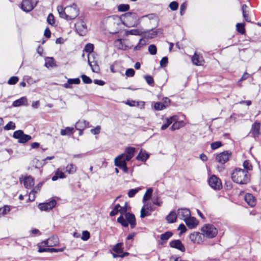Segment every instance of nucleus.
<instances>
[{
  "mask_svg": "<svg viewBox=\"0 0 261 261\" xmlns=\"http://www.w3.org/2000/svg\"><path fill=\"white\" fill-rule=\"evenodd\" d=\"M123 243H119L116 244L113 248V251L118 254H120L123 251Z\"/></svg>",
  "mask_w": 261,
  "mask_h": 261,
  "instance_id": "473e14b6",
  "label": "nucleus"
},
{
  "mask_svg": "<svg viewBox=\"0 0 261 261\" xmlns=\"http://www.w3.org/2000/svg\"><path fill=\"white\" fill-rule=\"evenodd\" d=\"M177 215L180 219L184 220L185 221L186 219L191 216V212L187 208H179L177 211Z\"/></svg>",
  "mask_w": 261,
  "mask_h": 261,
  "instance_id": "4468645a",
  "label": "nucleus"
},
{
  "mask_svg": "<svg viewBox=\"0 0 261 261\" xmlns=\"http://www.w3.org/2000/svg\"><path fill=\"white\" fill-rule=\"evenodd\" d=\"M68 83L71 85L72 84H79L80 83V80L79 78L75 79H69L68 80Z\"/></svg>",
  "mask_w": 261,
  "mask_h": 261,
  "instance_id": "0e129e2a",
  "label": "nucleus"
},
{
  "mask_svg": "<svg viewBox=\"0 0 261 261\" xmlns=\"http://www.w3.org/2000/svg\"><path fill=\"white\" fill-rule=\"evenodd\" d=\"M23 183L25 188L30 189L34 185V179L31 176H28L24 178Z\"/></svg>",
  "mask_w": 261,
  "mask_h": 261,
  "instance_id": "aec40b11",
  "label": "nucleus"
},
{
  "mask_svg": "<svg viewBox=\"0 0 261 261\" xmlns=\"http://www.w3.org/2000/svg\"><path fill=\"white\" fill-rule=\"evenodd\" d=\"M89 65L90 66L91 69L93 72L98 73L100 71L99 66L97 65L96 63H95L94 65H93L91 62L88 61Z\"/></svg>",
  "mask_w": 261,
  "mask_h": 261,
  "instance_id": "c03bdc74",
  "label": "nucleus"
},
{
  "mask_svg": "<svg viewBox=\"0 0 261 261\" xmlns=\"http://www.w3.org/2000/svg\"><path fill=\"white\" fill-rule=\"evenodd\" d=\"M56 241L55 243L54 244H53L50 242L51 241L52 239L49 238L48 240L45 241L43 243L45 244V245H47V246H53L55 245L56 244L58 243L57 239L55 238Z\"/></svg>",
  "mask_w": 261,
  "mask_h": 261,
  "instance_id": "338daca9",
  "label": "nucleus"
},
{
  "mask_svg": "<svg viewBox=\"0 0 261 261\" xmlns=\"http://www.w3.org/2000/svg\"><path fill=\"white\" fill-rule=\"evenodd\" d=\"M115 47L119 49L126 50L128 46L123 42V40L121 39H118L114 42Z\"/></svg>",
  "mask_w": 261,
  "mask_h": 261,
  "instance_id": "4be33fe9",
  "label": "nucleus"
},
{
  "mask_svg": "<svg viewBox=\"0 0 261 261\" xmlns=\"http://www.w3.org/2000/svg\"><path fill=\"white\" fill-rule=\"evenodd\" d=\"M260 124L259 123H254L251 128V133L254 138L257 137L259 134Z\"/></svg>",
  "mask_w": 261,
  "mask_h": 261,
  "instance_id": "5701e85b",
  "label": "nucleus"
},
{
  "mask_svg": "<svg viewBox=\"0 0 261 261\" xmlns=\"http://www.w3.org/2000/svg\"><path fill=\"white\" fill-rule=\"evenodd\" d=\"M208 182L210 186L214 189L220 190L222 188L220 179L215 175H213L210 177Z\"/></svg>",
  "mask_w": 261,
  "mask_h": 261,
  "instance_id": "9d476101",
  "label": "nucleus"
},
{
  "mask_svg": "<svg viewBox=\"0 0 261 261\" xmlns=\"http://www.w3.org/2000/svg\"><path fill=\"white\" fill-rule=\"evenodd\" d=\"M27 102V99L25 97H22L17 100H15L13 103L14 107H19L25 105Z\"/></svg>",
  "mask_w": 261,
  "mask_h": 261,
  "instance_id": "cd10ccee",
  "label": "nucleus"
},
{
  "mask_svg": "<svg viewBox=\"0 0 261 261\" xmlns=\"http://www.w3.org/2000/svg\"><path fill=\"white\" fill-rule=\"evenodd\" d=\"M178 7V4L177 2L175 1L171 2L169 5V8L173 11L177 10Z\"/></svg>",
  "mask_w": 261,
  "mask_h": 261,
  "instance_id": "052dcab7",
  "label": "nucleus"
},
{
  "mask_svg": "<svg viewBox=\"0 0 261 261\" xmlns=\"http://www.w3.org/2000/svg\"><path fill=\"white\" fill-rule=\"evenodd\" d=\"M231 177L233 182L240 185H246L250 180L248 172L240 168H236L232 170Z\"/></svg>",
  "mask_w": 261,
  "mask_h": 261,
  "instance_id": "f257e3e1",
  "label": "nucleus"
},
{
  "mask_svg": "<svg viewBox=\"0 0 261 261\" xmlns=\"http://www.w3.org/2000/svg\"><path fill=\"white\" fill-rule=\"evenodd\" d=\"M89 125V122L85 120L78 121L75 125V128L77 130L84 129L87 127Z\"/></svg>",
  "mask_w": 261,
  "mask_h": 261,
  "instance_id": "412c9836",
  "label": "nucleus"
},
{
  "mask_svg": "<svg viewBox=\"0 0 261 261\" xmlns=\"http://www.w3.org/2000/svg\"><path fill=\"white\" fill-rule=\"evenodd\" d=\"M135 151V148L134 147H127L125 150L124 153L120 154V155H123V156L121 157V160H123L125 161H130L134 156Z\"/></svg>",
  "mask_w": 261,
  "mask_h": 261,
  "instance_id": "f8f14e48",
  "label": "nucleus"
},
{
  "mask_svg": "<svg viewBox=\"0 0 261 261\" xmlns=\"http://www.w3.org/2000/svg\"><path fill=\"white\" fill-rule=\"evenodd\" d=\"M159 199L160 197L158 196H154L152 198L153 204L159 206H161L162 203V201L160 200Z\"/></svg>",
  "mask_w": 261,
  "mask_h": 261,
  "instance_id": "de8ad7c7",
  "label": "nucleus"
},
{
  "mask_svg": "<svg viewBox=\"0 0 261 261\" xmlns=\"http://www.w3.org/2000/svg\"><path fill=\"white\" fill-rule=\"evenodd\" d=\"M129 5L128 4H120L118 6V10L119 12H126L129 9Z\"/></svg>",
  "mask_w": 261,
  "mask_h": 261,
  "instance_id": "ea45409f",
  "label": "nucleus"
},
{
  "mask_svg": "<svg viewBox=\"0 0 261 261\" xmlns=\"http://www.w3.org/2000/svg\"><path fill=\"white\" fill-rule=\"evenodd\" d=\"M13 137L18 139V142L20 143H25L32 139L31 136L24 134L22 130L15 131L13 133Z\"/></svg>",
  "mask_w": 261,
  "mask_h": 261,
  "instance_id": "20e7f679",
  "label": "nucleus"
},
{
  "mask_svg": "<svg viewBox=\"0 0 261 261\" xmlns=\"http://www.w3.org/2000/svg\"><path fill=\"white\" fill-rule=\"evenodd\" d=\"M73 130V127H66L65 129L61 130V135L62 136L70 135L72 134V132Z\"/></svg>",
  "mask_w": 261,
  "mask_h": 261,
  "instance_id": "e433bc0d",
  "label": "nucleus"
},
{
  "mask_svg": "<svg viewBox=\"0 0 261 261\" xmlns=\"http://www.w3.org/2000/svg\"><path fill=\"white\" fill-rule=\"evenodd\" d=\"M172 234L173 233L171 231H167L161 234L160 239L162 241H167L172 237Z\"/></svg>",
  "mask_w": 261,
  "mask_h": 261,
  "instance_id": "58836bf2",
  "label": "nucleus"
},
{
  "mask_svg": "<svg viewBox=\"0 0 261 261\" xmlns=\"http://www.w3.org/2000/svg\"><path fill=\"white\" fill-rule=\"evenodd\" d=\"M57 10L60 16H78L79 15V10L74 3L64 8L62 6H58Z\"/></svg>",
  "mask_w": 261,
  "mask_h": 261,
  "instance_id": "f03ea898",
  "label": "nucleus"
},
{
  "mask_svg": "<svg viewBox=\"0 0 261 261\" xmlns=\"http://www.w3.org/2000/svg\"><path fill=\"white\" fill-rule=\"evenodd\" d=\"M169 245L171 247L177 249L181 252H185L186 250L184 245L179 240L171 241Z\"/></svg>",
  "mask_w": 261,
  "mask_h": 261,
  "instance_id": "2eb2a0df",
  "label": "nucleus"
},
{
  "mask_svg": "<svg viewBox=\"0 0 261 261\" xmlns=\"http://www.w3.org/2000/svg\"><path fill=\"white\" fill-rule=\"evenodd\" d=\"M16 127L15 124L12 121L9 122L4 127L5 130H10V129H14Z\"/></svg>",
  "mask_w": 261,
  "mask_h": 261,
  "instance_id": "79ce46f5",
  "label": "nucleus"
},
{
  "mask_svg": "<svg viewBox=\"0 0 261 261\" xmlns=\"http://www.w3.org/2000/svg\"><path fill=\"white\" fill-rule=\"evenodd\" d=\"M148 158L149 154L148 153H147L145 151H143L142 150H141L137 156V159L142 162H145Z\"/></svg>",
  "mask_w": 261,
  "mask_h": 261,
  "instance_id": "bb28decb",
  "label": "nucleus"
},
{
  "mask_svg": "<svg viewBox=\"0 0 261 261\" xmlns=\"http://www.w3.org/2000/svg\"><path fill=\"white\" fill-rule=\"evenodd\" d=\"M148 51L149 53L152 55H154L156 54V47L153 45L151 44L148 46Z\"/></svg>",
  "mask_w": 261,
  "mask_h": 261,
  "instance_id": "8fccbe9b",
  "label": "nucleus"
},
{
  "mask_svg": "<svg viewBox=\"0 0 261 261\" xmlns=\"http://www.w3.org/2000/svg\"><path fill=\"white\" fill-rule=\"evenodd\" d=\"M182 122L177 121V117L176 116V120L174 121L172 123V125L171 126L170 129L172 130H175L179 129L181 126Z\"/></svg>",
  "mask_w": 261,
  "mask_h": 261,
  "instance_id": "72a5a7b5",
  "label": "nucleus"
},
{
  "mask_svg": "<svg viewBox=\"0 0 261 261\" xmlns=\"http://www.w3.org/2000/svg\"><path fill=\"white\" fill-rule=\"evenodd\" d=\"M244 200L251 207L255 205V197L251 194L246 193L244 196Z\"/></svg>",
  "mask_w": 261,
  "mask_h": 261,
  "instance_id": "6ab92c4d",
  "label": "nucleus"
},
{
  "mask_svg": "<svg viewBox=\"0 0 261 261\" xmlns=\"http://www.w3.org/2000/svg\"><path fill=\"white\" fill-rule=\"evenodd\" d=\"M187 4L186 3H184L180 5V13L181 15H184L185 10H186Z\"/></svg>",
  "mask_w": 261,
  "mask_h": 261,
  "instance_id": "774afa93",
  "label": "nucleus"
},
{
  "mask_svg": "<svg viewBox=\"0 0 261 261\" xmlns=\"http://www.w3.org/2000/svg\"><path fill=\"white\" fill-rule=\"evenodd\" d=\"M177 216L175 212L172 211L167 216L166 219L169 223H172L176 221Z\"/></svg>",
  "mask_w": 261,
  "mask_h": 261,
  "instance_id": "a878e982",
  "label": "nucleus"
},
{
  "mask_svg": "<svg viewBox=\"0 0 261 261\" xmlns=\"http://www.w3.org/2000/svg\"><path fill=\"white\" fill-rule=\"evenodd\" d=\"M76 171V167L73 164L68 165L66 168V172L69 174H73Z\"/></svg>",
  "mask_w": 261,
  "mask_h": 261,
  "instance_id": "2f4dec72",
  "label": "nucleus"
},
{
  "mask_svg": "<svg viewBox=\"0 0 261 261\" xmlns=\"http://www.w3.org/2000/svg\"><path fill=\"white\" fill-rule=\"evenodd\" d=\"M154 108L155 110L161 111L166 108V105L162 102H156L154 105Z\"/></svg>",
  "mask_w": 261,
  "mask_h": 261,
  "instance_id": "f704fd0d",
  "label": "nucleus"
},
{
  "mask_svg": "<svg viewBox=\"0 0 261 261\" xmlns=\"http://www.w3.org/2000/svg\"><path fill=\"white\" fill-rule=\"evenodd\" d=\"M0 209L1 210V215H6L10 211V208L7 205H6L2 208H0Z\"/></svg>",
  "mask_w": 261,
  "mask_h": 261,
  "instance_id": "6e6d98bb",
  "label": "nucleus"
},
{
  "mask_svg": "<svg viewBox=\"0 0 261 261\" xmlns=\"http://www.w3.org/2000/svg\"><path fill=\"white\" fill-rule=\"evenodd\" d=\"M152 192H153V190L151 188H149L146 190V191L143 197V202H145L146 201H147L150 199V198L151 197L152 194Z\"/></svg>",
  "mask_w": 261,
  "mask_h": 261,
  "instance_id": "7c9ffc66",
  "label": "nucleus"
},
{
  "mask_svg": "<svg viewBox=\"0 0 261 261\" xmlns=\"http://www.w3.org/2000/svg\"><path fill=\"white\" fill-rule=\"evenodd\" d=\"M123 156V155H119L115 159L114 164L115 165L120 169H121L124 172L127 173L128 172V169L127 167L126 162L127 161H125L123 160H121V157Z\"/></svg>",
  "mask_w": 261,
  "mask_h": 261,
  "instance_id": "9b49d317",
  "label": "nucleus"
},
{
  "mask_svg": "<svg viewBox=\"0 0 261 261\" xmlns=\"http://www.w3.org/2000/svg\"><path fill=\"white\" fill-rule=\"evenodd\" d=\"M135 71L132 68L127 69L125 71V75L127 77H133L135 74Z\"/></svg>",
  "mask_w": 261,
  "mask_h": 261,
  "instance_id": "bf43d9fd",
  "label": "nucleus"
},
{
  "mask_svg": "<svg viewBox=\"0 0 261 261\" xmlns=\"http://www.w3.org/2000/svg\"><path fill=\"white\" fill-rule=\"evenodd\" d=\"M75 28L79 35L84 36L87 33V27L83 20H80L75 23Z\"/></svg>",
  "mask_w": 261,
  "mask_h": 261,
  "instance_id": "6e6552de",
  "label": "nucleus"
},
{
  "mask_svg": "<svg viewBox=\"0 0 261 261\" xmlns=\"http://www.w3.org/2000/svg\"><path fill=\"white\" fill-rule=\"evenodd\" d=\"M168 62V58L167 57H163L160 61V66L163 67H166L167 65Z\"/></svg>",
  "mask_w": 261,
  "mask_h": 261,
  "instance_id": "69168bd1",
  "label": "nucleus"
},
{
  "mask_svg": "<svg viewBox=\"0 0 261 261\" xmlns=\"http://www.w3.org/2000/svg\"><path fill=\"white\" fill-rule=\"evenodd\" d=\"M231 155V152L224 151L217 154L215 158V160L220 164H224L229 160Z\"/></svg>",
  "mask_w": 261,
  "mask_h": 261,
  "instance_id": "1a4fd4ad",
  "label": "nucleus"
},
{
  "mask_svg": "<svg viewBox=\"0 0 261 261\" xmlns=\"http://www.w3.org/2000/svg\"><path fill=\"white\" fill-rule=\"evenodd\" d=\"M117 222L120 223L123 227H126L128 226V224L126 220L125 219L123 216L121 215L117 218Z\"/></svg>",
  "mask_w": 261,
  "mask_h": 261,
  "instance_id": "a19ab883",
  "label": "nucleus"
},
{
  "mask_svg": "<svg viewBox=\"0 0 261 261\" xmlns=\"http://www.w3.org/2000/svg\"><path fill=\"white\" fill-rule=\"evenodd\" d=\"M94 49V46L92 44L88 43L86 45L85 47V50L86 52L91 53L93 51Z\"/></svg>",
  "mask_w": 261,
  "mask_h": 261,
  "instance_id": "4d7b16f0",
  "label": "nucleus"
},
{
  "mask_svg": "<svg viewBox=\"0 0 261 261\" xmlns=\"http://www.w3.org/2000/svg\"><path fill=\"white\" fill-rule=\"evenodd\" d=\"M242 13H243V16H248L249 15L248 13V8L246 6V5L244 4L242 6Z\"/></svg>",
  "mask_w": 261,
  "mask_h": 261,
  "instance_id": "e2e57ef3",
  "label": "nucleus"
},
{
  "mask_svg": "<svg viewBox=\"0 0 261 261\" xmlns=\"http://www.w3.org/2000/svg\"><path fill=\"white\" fill-rule=\"evenodd\" d=\"M203 237L208 238L215 237L218 233L217 228L212 224H205L201 229Z\"/></svg>",
  "mask_w": 261,
  "mask_h": 261,
  "instance_id": "7ed1b4c3",
  "label": "nucleus"
},
{
  "mask_svg": "<svg viewBox=\"0 0 261 261\" xmlns=\"http://www.w3.org/2000/svg\"><path fill=\"white\" fill-rule=\"evenodd\" d=\"M155 210L153 205L150 202L145 203L141 210L140 217L144 218L151 215V213Z\"/></svg>",
  "mask_w": 261,
  "mask_h": 261,
  "instance_id": "423d86ee",
  "label": "nucleus"
},
{
  "mask_svg": "<svg viewBox=\"0 0 261 261\" xmlns=\"http://www.w3.org/2000/svg\"><path fill=\"white\" fill-rule=\"evenodd\" d=\"M119 18L123 24L126 27L130 28L136 27L139 23L138 17H118Z\"/></svg>",
  "mask_w": 261,
  "mask_h": 261,
  "instance_id": "0eeeda50",
  "label": "nucleus"
},
{
  "mask_svg": "<svg viewBox=\"0 0 261 261\" xmlns=\"http://www.w3.org/2000/svg\"><path fill=\"white\" fill-rule=\"evenodd\" d=\"M245 23H238L236 24V30L238 33L243 35L245 34Z\"/></svg>",
  "mask_w": 261,
  "mask_h": 261,
  "instance_id": "c756f323",
  "label": "nucleus"
},
{
  "mask_svg": "<svg viewBox=\"0 0 261 261\" xmlns=\"http://www.w3.org/2000/svg\"><path fill=\"white\" fill-rule=\"evenodd\" d=\"M140 188L133 189L129 190L127 195L129 197H133L138 192Z\"/></svg>",
  "mask_w": 261,
  "mask_h": 261,
  "instance_id": "a18cd8bd",
  "label": "nucleus"
},
{
  "mask_svg": "<svg viewBox=\"0 0 261 261\" xmlns=\"http://www.w3.org/2000/svg\"><path fill=\"white\" fill-rule=\"evenodd\" d=\"M81 78L83 80V82L85 84H89L92 83V80L89 76H87L86 75H85V74L82 75Z\"/></svg>",
  "mask_w": 261,
  "mask_h": 261,
  "instance_id": "49530a36",
  "label": "nucleus"
},
{
  "mask_svg": "<svg viewBox=\"0 0 261 261\" xmlns=\"http://www.w3.org/2000/svg\"><path fill=\"white\" fill-rule=\"evenodd\" d=\"M56 204L57 201L53 199L48 202L40 203L38 205V207L41 211H48L54 207Z\"/></svg>",
  "mask_w": 261,
  "mask_h": 261,
  "instance_id": "ddd939ff",
  "label": "nucleus"
},
{
  "mask_svg": "<svg viewBox=\"0 0 261 261\" xmlns=\"http://www.w3.org/2000/svg\"><path fill=\"white\" fill-rule=\"evenodd\" d=\"M18 81V77L17 76H12L8 81V83L9 85H14Z\"/></svg>",
  "mask_w": 261,
  "mask_h": 261,
  "instance_id": "3c124183",
  "label": "nucleus"
},
{
  "mask_svg": "<svg viewBox=\"0 0 261 261\" xmlns=\"http://www.w3.org/2000/svg\"><path fill=\"white\" fill-rule=\"evenodd\" d=\"M90 233L87 231H83L82 233V236L81 237L82 240L83 241H87L90 238Z\"/></svg>",
  "mask_w": 261,
  "mask_h": 261,
  "instance_id": "864d4df0",
  "label": "nucleus"
},
{
  "mask_svg": "<svg viewBox=\"0 0 261 261\" xmlns=\"http://www.w3.org/2000/svg\"><path fill=\"white\" fill-rule=\"evenodd\" d=\"M145 36H147L148 38H153L157 35L156 32L152 30H150L147 32H145Z\"/></svg>",
  "mask_w": 261,
  "mask_h": 261,
  "instance_id": "09e8293b",
  "label": "nucleus"
},
{
  "mask_svg": "<svg viewBox=\"0 0 261 261\" xmlns=\"http://www.w3.org/2000/svg\"><path fill=\"white\" fill-rule=\"evenodd\" d=\"M128 211L127 209V203L126 202L125 203L124 206H121L120 208L119 213L121 214V215L123 216V215H125L126 213H127V211Z\"/></svg>",
  "mask_w": 261,
  "mask_h": 261,
  "instance_id": "5fc2aeb1",
  "label": "nucleus"
},
{
  "mask_svg": "<svg viewBox=\"0 0 261 261\" xmlns=\"http://www.w3.org/2000/svg\"><path fill=\"white\" fill-rule=\"evenodd\" d=\"M211 148L212 149L215 150L222 146V143L220 141H216L213 142L211 145Z\"/></svg>",
  "mask_w": 261,
  "mask_h": 261,
  "instance_id": "603ef678",
  "label": "nucleus"
},
{
  "mask_svg": "<svg viewBox=\"0 0 261 261\" xmlns=\"http://www.w3.org/2000/svg\"><path fill=\"white\" fill-rule=\"evenodd\" d=\"M143 32L138 29H133L126 32V35H141Z\"/></svg>",
  "mask_w": 261,
  "mask_h": 261,
  "instance_id": "4c0bfd02",
  "label": "nucleus"
},
{
  "mask_svg": "<svg viewBox=\"0 0 261 261\" xmlns=\"http://www.w3.org/2000/svg\"><path fill=\"white\" fill-rule=\"evenodd\" d=\"M144 79H145L146 83L148 85H149L150 86H153L154 80L151 76L148 75H145Z\"/></svg>",
  "mask_w": 261,
  "mask_h": 261,
  "instance_id": "37998d69",
  "label": "nucleus"
},
{
  "mask_svg": "<svg viewBox=\"0 0 261 261\" xmlns=\"http://www.w3.org/2000/svg\"><path fill=\"white\" fill-rule=\"evenodd\" d=\"M43 182H40L32 190V193H37L41 189Z\"/></svg>",
  "mask_w": 261,
  "mask_h": 261,
  "instance_id": "13d9d810",
  "label": "nucleus"
},
{
  "mask_svg": "<svg viewBox=\"0 0 261 261\" xmlns=\"http://www.w3.org/2000/svg\"><path fill=\"white\" fill-rule=\"evenodd\" d=\"M37 0H23L21 4V9L25 12L31 11L37 5Z\"/></svg>",
  "mask_w": 261,
  "mask_h": 261,
  "instance_id": "39448f33",
  "label": "nucleus"
},
{
  "mask_svg": "<svg viewBox=\"0 0 261 261\" xmlns=\"http://www.w3.org/2000/svg\"><path fill=\"white\" fill-rule=\"evenodd\" d=\"M202 233L199 232H194L190 235L191 241L194 243L199 244L202 242Z\"/></svg>",
  "mask_w": 261,
  "mask_h": 261,
  "instance_id": "dca6fc26",
  "label": "nucleus"
},
{
  "mask_svg": "<svg viewBox=\"0 0 261 261\" xmlns=\"http://www.w3.org/2000/svg\"><path fill=\"white\" fill-rule=\"evenodd\" d=\"M186 225L190 228H195L198 224V220L195 217L190 216L185 221Z\"/></svg>",
  "mask_w": 261,
  "mask_h": 261,
  "instance_id": "a211bd4d",
  "label": "nucleus"
},
{
  "mask_svg": "<svg viewBox=\"0 0 261 261\" xmlns=\"http://www.w3.org/2000/svg\"><path fill=\"white\" fill-rule=\"evenodd\" d=\"M100 126L97 125L94 128L91 129L90 132L93 135H97L100 133Z\"/></svg>",
  "mask_w": 261,
  "mask_h": 261,
  "instance_id": "680f3d73",
  "label": "nucleus"
},
{
  "mask_svg": "<svg viewBox=\"0 0 261 261\" xmlns=\"http://www.w3.org/2000/svg\"><path fill=\"white\" fill-rule=\"evenodd\" d=\"M125 219L130 224V228L133 229L135 227L136 225V221L135 215L130 213L128 212L126 213L125 215Z\"/></svg>",
  "mask_w": 261,
  "mask_h": 261,
  "instance_id": "f3484780",
  "label": "nucleus"
},
{
  "mask_svg": "<svg viewBox=\"0 0 261 261\" xmlns=\"http://www.w3.org/2000/svg\"><path fill=\"white\" fill-rule=\"evenodd\" d=\"M243 166L244 168V170L248 172L252 170V166L249 160H245L243 164Z\"/></svg>",
  "mask_w": 261,
  "mask_h": 261,
  "instance_id": "c9c22d12",
  "label": "nucleus"
},
{
  "mask_svg": "<svg viewBox=\"0 0 261 261\" xmlns=\"http://www.w3.org/2000/svg\"><path fill=\"white\" fill-rule=\"evenodd\" d=\"M45 66L47 68L53 67L56 66L54 59L53 57H47L45 59Z\"/></svg>",
  "mask_w": 261,
  "mask_h": 261,
  "instance_id": "c85d7f7f",
  "label": "nucleus"
},
{
  "mask_svg": "<svg viewBox=\"0 0 261 261\" xmlns=\"http://www.w3.org/2000/svg\"><path fill=\"white\" fill-rule=\"evenodd\" d=\"M176 120V116H173L166 119V122L162 127V130H165L168 126Z\"/></svg>",
  "mask_w": 261,
  "mask_h": 261,
  "instance_id": "393cba45",
  "label": "nucleus"
},
{
  "mask_svg": "<svg viewBox=\"0 0 261 261\" xmlns=\"http://www.w3.org/2000/svg\"><path fill=\"white\" fill-rule=\"evenodd\" d=\"M193 63L197 66L201 65L203 62V58L199 55L195 54L192 58Z\"/></svg>",
  "mask_w": 261,
  "mask_h": 261,
  "instance_id": "b1692460",
  "label": "nucleus"
}]
</instances>
